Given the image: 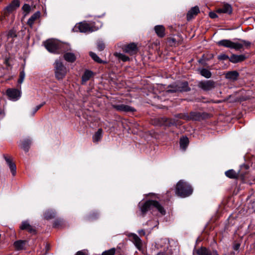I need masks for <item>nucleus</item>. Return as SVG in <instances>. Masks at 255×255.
<instances>
[{
  "label": "nucleus",
  "instance_id": "nucleus-36",
  "mask_svg": "<svg viewBox=\"0 0 255 255\" xmlns=\"http://www.w3.org/2000/svg\"><path fill=\"white\" fill-rule=\"evenodd\" d=\"M97 45L98 48L100 51L103 50L105 48V44L102 41L98 42Z\"/></svg>",
  "mask_w": 255,
  "mask_h": 255
},
{
  "label": "nucleus",
  "instance_id": "nucleus-34",
  "mask_svg": "<svg viewBox=\"0 0 255 255\" xmlns=\"http://www.w3.org/2000/svg\"><path fill=\"white\" fill-rule=\"evenodd\" d=\"M7 36L8 38L16 37V34L15 30L12 29L9 30L7 34Z\"/></svg>",
  "mask_w": 255,
  "mask_h": 255
},
{
  "label": "nucleus",
  "instance_id": "nucleus-24",
  "mask_svg": "<svg viewBox=\"0 0 255 255\" xmlns=\"http://www.w3.org/2000/svg\"><path fill=\"white\" fill-rule=\"evenodd\" d=\"M114 55L117 58H118L119 59H121V60H122L124 62H126V61H128L129 60V58L128 56H126V55H125L124 54L121 53L116 52L114 53Z\"/></svg>",
  "mask_w": 255,
  "mask_h": 255
},
{
  "label": "nucleus",
  "instance_id": "nucleus-26",
  "mask_svg": "<svg viewBox=\"0 0 255 255\" xmlns=\"http://www.w3.org/2000/svg\"><path fill=\"white\" fill-rule=\"evenodd\" d=\"M198 255H211V253L205 248H201L196 251Z\"/></svg>",
  "mask_w": 255,
  "mask_h": 255
},
{
  "label": "nucleus",
  "instance_id": "nucleus-45",
  "mask_svg": "<svg viewBox=\"0 0 255 255\" xmlns=\"http://www.w3.org/2000/svg\"><path fill=\"white\" fill-rule=\"evenodd\" d=\"M211 255H218L216 251H213L212 253H211Z\"/></svg>",
  "mask_w": 255,
  "mask_h": 255
},
{
  "label": "nucleus",
  "instance_id": "nucleus-42",
  "mask_svg": "<svg viewBox=\"0 0 255 255\" xmlns=\"http://www.w3.org/2000/svg\"><path fill=\"white\" fill-rule=\"evenodd\" d=\"M227 58H228V57L226 55L220 56L219 57L220 59H227Z\"/></svg>",
  "mask_w": 255,
  "mask_h": 255
},
{
  "label": "nucleus",
  "instance_id": "nucleus-27",
  "mask_svg": "<svg viewBox=\"0 0 255 255\" xmlns=\"http://www.w3.org/2000/svg\"><path fill=\"white\" fill-rule=\"evenodd\" d=\"M226 175L231 178H235L237 176L236 172L233 169L229 170L225 172Z\"/></svg>",
  "mask_w": 255,
  "mask_h": 255
},
{
  "label": "nucleus",
  "instance_id": "nucleus-29",
  "mask_svg": "<svg viewBox=\"0 0 255 255\" xmlns=\"http://www.w3.org/2000/svg\"><path fill=\"white\" fill-rule=\"evenodd\" d=\"M31 141L29 139H26L21 142V147L25 150L27 151L28 146L30 144Z\"/></svg>",
  "mask_w": 255,
  "mask_h": 255
},
{
  "label": "nucleus",
  "instance_id": "nucleus-28",
  "mask_svg": "<svg viewBox=\"0 0 255 255\" xmlns=\"http://www.w3.org/2000/svg\"><path fill=\"white\" fill-rule=\"evenodd\" d=\"M200 74L205 78H209L211 76V73L206 69H202L200 70Z\"/></svg>",
  "mask_w": 255,
  "mask_h": 255
},
{
  "label": "nucleus",
  "instance_id": "nucleus-41",
  "mask_svg": "<svg viewBox=\"0 0 255 255\" xmlns=\"http://www.w3.org/2000/svg\"><path fill=\"white\" fill-rule=\"evenodd\" d=\"M42 106H43V105H40L37 106L35 108V112H36Z\"/></svg>",
  "mask_w": 255,
  "mask_h": 255
},
{
  "label": "nucleus",
  "instance_id": "nucleus-33",
  "mask_svg": "<svg viewBox=\"0 0 255 255\" xmlns=\"http://www.w3.org/2000/svg\"><path fill=\"white\" fill-rule=\"evenodd\" d=\"M115 253V249H112L107 251L104 252L102 254V255H114Z\"/></svg>",
  "mask_w": 255,
  "mask_h": 255
},
{
  "label": "nucleus",
  "instance_id": "nucleus-37",
  "mask_svg": "<svg viewBox=\"0 0 255 255\" xmlns=\"http://www.w3.org/2000/svg\"><path fill=\"white\" fill-rule=\"evenodd\" d=\"M29 224L26 222H23L21 226V229L22 230H26L27 228H29Z\"/></svg>",
  "mask_w": 255,
  "mask_h": 255
},
{
  "label": "nucleus",
  "instance_id": "nucleus-4",
  "mask_svg": "<svg viewBox=\"0 0 255 255\" xmlns=\"http://www.w3.org/2000/svg\"><path fill=\"white\" fill-rule=\"evenodd\" d=\"M46 49L51 53H59V50L61 49L63 44L59 41L54 39H50L46 40L44 43Z\"/></svg>",
  "mask_w": 255,
  "mask_h": 255
},
{
  "label": "nucleus",
  "instance_id": "nucleus-44",
  "mask_svg": "<svg viewBox=\"0 0 255 255\" xmlns=\"http://www.w3.org/2000/svg\"><path fill=\"white\" fill-rule=\"evenodd\" d=\"M239 247H240L239 244H236V245L234 246V248L235 250H237L239 249Z\"/></svg>",
  "mask_w": 255,
  "mask_h": 255
},
{
  "label": "nucleus",
  "instance_id": "nucleus-39",
  "mask_svg": "<svg viewBox=\"0 0 255 255\" xmlns=\"http://www.w3.org/2000/svg\"><path fill=\"white\" fill-rule=\"evenodd\" d=\"M26 230L28 231V232H29L30 233H32V232H34V229L32 228V227L30 225H29V228H27Z\"/></svg>",
  "mask_w": 255,
  "mask_h": 255
},
{
  "label": "nucleus",
  "instance_id": "nucleus-13",
  "mask_svg": "<svg viewBox=\"0 0 255 255\" xmlns=\"http://www.w3.org/2000/svg\"><path fill=\"white\" fill-rule=\"evenodd\" d=\"M40 16V13L39 11H37L34 13L28 20L27 24L30 27H32L35 21L39 18Z\"/></svg>",
  "mask_w": 255,
  "mask_h": 255
},
{
  "label": "nucleus",
  "instance_id": "nucleus-40",
  "mask_svg": "<svg viewBox=\"0 0 255 255\" xmlns=\"http://www.w3.org/2000/svg\"><path fill=\"white\" fill-rule=\"evenodd\" d=\"M76 255H87V254L83 251H79L77 253Z\"/></svg>",
  "mask_w": 255,
  "mask_h": 255
},
{
  "label": "nucleus",
  "instance_id": "nucleus-43",
  "mask_svg": "<svg viewBox=\"0 0 255 255\" xmlns=\"http://www.w3.org/2000/svg\"><path fill=\"white\" fill-rule=\"evenodd\" d=\"M138 233L140 235H145V232L142 230L139 231Z\"/></svg>",
  "mask_w": 255,
  "mask_h": 255
},
{
  "label": "nucleus",
  "instance_id": "nucleus-1",
  "mask_svg": "<svg viewBox=\"0 0 255 255\" xmlns=\"http://www.w3.org/2000/svg\"><path fill=\"white\" fill-rule=\"evenodd\" d=\"M219 46L234 49L236 50H239L244 47L248 48L251 46V43L249 41L242 39H239L238 41H232L228 39H224L217 42Z\"/></svg>",
  "mask_w": 255,
  "mask_h": 255
},
{
  "label": "nucleus",
  "instance_id": "nucleus-19",
  "mask_svg": "<svg viewBox=\"0 0 255 255\" xmlns=\"http://www.w3.org/2000/svg\"><path fill=\"white\" fill-rule=\"evenodd\" d=\"M64 59L69 62H73L76 60V57L73 53L67 52L64 55Z\"/></svg>",
  "mask_w": 255,
  "mask_h": 255
},
{
  "label": "nucleus",
  "instance_id": "nucleus-21",
  "mask_svg": "<svg viewBox=\"0 0 255 255\" xmlns=\"http://www.w3.org/2000/svg\"><path fill=\"white\" fill-rule=\"evenodd\" d=\"M189 143L188 138L186 137L181 138L180 140V146L181 148L185 150Z\"/></svg>",
  "mask_w": 255,
  "mask_h": 255
},
{
  "label": "nucleus",
  "instance_id": "nucleus-18",
  "mask_svg": "<svg viewBox=\"0 0 255 255\" xmlns=\"http://www.w3.org/2000/svg\"><path fill=\"white\" fill-rule=\"evenodd\" d=\"M245 56L243 55H233L230 57V61L233 63H238L244 61Z\"/></svg>",
  "mask_w": 255,
  "mask_h": 255
},
{
  "label": "nucleus",
  "instance_id": "nucleus-2",
  "mask_svg": "<svg viewBox=\"0 0 255 255\" xmlns=\"http://www.w3.org/2000/svg\"><path fill=\"white\" fill-rule=\"evenodd\" d=\"M142 216H144L147 211L153 210L154 208L157 209L161 214L164 215L165 211L161 205L156 201L149 200L145 202L143 205L139 204Z\"/></svg>",
  "mask_w": 255,
  "mask_h": 255
},
{
  "label": "nucleus",
  "instance_id": "nucleus-16",
  "mask_svg": "<svg viewBox=\"0 0 255 255\" xmlns=\"http://www.w3.org/2000/svg\"><path fill=\"white\" fill-rule=\"evenodd\" d=\"M199 11V8L195 6L192 8L187 13V18L188 20L191 19L194 16L196 15Z\"/></svg>",
  "mask_w": 255,
  "mask_h": 255
},
{
  "label": "nucleus",
  "instance_id": "nucleus-31",
  "mask_svg": "<svg viewBox=\"0 0 255 255\" xmlns=\"http://www.w3.org/2000/svg\"><path fill=\"white\" fill-rule=\"evenodd\" d=\"M24 78H25V73H24V70H22L20 73L19 78L18 80V82L19 84H21L23 82Z\"/></svg>",
  "mask_w": 255,
  "mask_h": 255
},
{
  "label": "nucleus",
  "instance_id": "nucleus-14",
  "mask_svg": "<svg viewBox=\"0 0 255 255\" xmlns=\"http://www.w3.org/2000/svg\"><path fill=\"white\" fill-rule=\"evenodd\" d=\"M131 238L136 247L139 250H140L141 249L142 243L140 238L135 234L132 235Z\"/></svg>",
  "mask_w": 255,
  "mask_h": 255
},
{
  "label": "nucleus",
  "instance_id": "nucleus-15",
  "mask_svg": "<svg viewBox=\"0 0 255 255\" xmlns=\"http://www.w3.org/2000/svg\"><path fill=\"white\" fill-rule=\"evenodd\" d=\"M154 30L158 36L160 37L164 36L165 29L163 25H159L155 26L154 27Z\"/></svg>",
  "mask_w": 255,
  "mask_h": 255
},
{
  "label": "nucleus",
  "instance_id": "nucleus-23",
  "mask_svg": "<svg viewBox=\"0 0 255 255\" xmlns=\"http://www.w3.org/2000/svg\"><path fill=\"white\" fill-rule=\"evenodd\" d=\"M25 242L24 241L19 240L15 242L14 243V246L16 250H22L24 248Z\"/></svg>",
  "mask_w": 255,
  "mask_h": 255
},
{
  "label": "nucleus",
  "instance_id": "nucleus-32",
  "mask_svg": "<svg viewBox=\"0 0 255 255\" xmlns=\"http://www.w3.org/2000/svg\"><path fill=\"white\" fill-rule=\"evenodd\" d=\"M91 57L95 61L98 62H101V60L100 58L94 53L91 52L90 53Z\"/></svg>",
  "mask_w": 255,
  "mask_h": 255
},
{
  "label": "nucleus",
  "instance_id": "nucleus-46",
  "mask_svg": "<svg viewBox=\"0 0 255 255\" xmlns=\"http://www.w3.org/2000/svg\"><path fill=\"white\" fill-rule=\"evenodd\" d=\"M157 255H164V254L162 253H160L158 254Z\"/></svg>",
  "mask_w": 255,
  "mask_h": 255
},
{
  "label": "nucleus",
  "instance_id": "nucleus-38",
  "mask_svg": "<svg viewBox=\"0 0 255 255\" xmlns=\"http://www.w3.org/2000/svg\"><path fill=\"white\" fill-rule=\"evenodd\" d=\"M209 16L212 18H215L217 17V15L214 12H211L209 13Z\"/></svg>",
  "mask_w": 255,
  "mask_h": 255
},
{
  "label": "nucleus",
  "instance_id": "nucleus-35",
  "mask_svg": "<svg viewBox=\"0 0 255 255\" xmlns=\"http://www.w3.org/2000/svg\"><path fill=\"white\" fill-rule=\"evenodd\" d=\"M23 10L26 13V14L28 13L31 9V7L29 5L27 4H25L22 6Z\"/></svg>",
  "mask_w": 255,
  "mask_h": 255
},
{
  "label": "nucleus",
  "instance_id": "nucleus-12",
  "mask_svg": "<svg viewBox=\"0 0 255 255\" xmlns=\"http://www.w3.org/2000/svg\"><path fill=\"white\" fill-rule=\"evenodd\" d=\"M115 108L118 111L125 112H132L134 109L130 106L125 105L124 104H121L115 106Z\"/></svg>",
  "mask_w": 255,
  "mask_h": 255
},
{
  "label": "nucleus",
  "instance_id": "nucleus-8",
  "mask_svg": "<svg viewBox=\"0 0 255 255\" xmlns=\"http://www.w3.org/2000/svg\"><path fill=\"white\" fill-rule=\"evenodd\" d=\"M122 49L124 52L130 55H133L136 53L137 51V46L134 43L124 45L122 46Z\"/></svg>",
  "mask_w": 255,
  "mask_h": 255
},
{
  "label": "nucleus",
  "instance_id": "nucleus-10",
  "mask_svg": "<svg viewBox=\"0 0 255 255\" xmlns=\"http://www.w3.org/2000/svg\"><path fill=\"white\" fill-rule=\"evenodd\" d=\"M19 6V1L18 0H13L12 2L8 5L3 10V14L7 15V13L11 12Z\"/></svg>",
  "mask_w": 255,
  "mask_h": 255
},
{
  "label": "nucleus",
  "instance_id": "nucleus-3",
  "mask_svg": "<svg viewBox=\"0 0 255 255\" xmlns=\"http://www.w3.org/2000/svg\"><path fill=\"white\" fill-rule=\"evenodd\" d=\"M192 188L186 182L180 180L176 185L175 193L181 197H186L190 195L192 193Z\"/></svg>",
  "mask_w": 255,
  "mask_h": 255
},
{
  "label": "nucleus",
  "instance_id": "nucleus-25",
  "mask_svg": "<svg viewBox=\"0 0 255 255\" xmlns=\"http://www.w3.org/2000/svg\"><path fill=\"white\" fill-rule=\"evenodd\" d=\"M92 75V73L90 71H86L82 76V83H86L90 79Z\"/></svg>",
  "mask_w": 255,
  "mask_h": 255
},
{
  "label": "nucleus",
  "instance_id": "nucleus-5",
  "mask_svg": "<svg viewBox=\"0 0 255 255\" xmlns=\"http://www.w3.org/2000/svg\"><path fill=\"white\" fill-rule=\"evenodd\" d=\"M54 68L56 78L58 80L62 79L67 72L66 67L61 61L56 60L55 62Z\"/></svg>",
  "mask_w": 255,
  "mask_h": 255
},
{
  "label": "nucleus",
  "instance_id": "nucleus-11",
  "mask_svg": "<svg viewBox=\"0 0 255 255\" xmlns=\"http://www.w3.org/2000/svg\"><path fill=\"white\" fill-rule=\"evenodd\" d=\"M239 73L236 71H229L225 74V77L230 82L237 81L239 78Z\"/></svg>",
  "mask_w": 255,
  "mask_h": 255
},
{
  "label": "nucleus",
  "instance_id": "nucleus-7",
  "mask_svg": "<svg viewBox=\"0 0 255 255\" xmlns=\"http://www.w3.org/2000/svg\"><path fill=\"white\" fill-rule=\"evenodd\" d=\"M6 94L10 100L16 101L20 99L21 93L19 90L9 88L6 90Z\"/></svg>",
  "mask_w": 255,
  "mask_h": 255
},
{
  "label": "nucleus",
  "instance_id": "nucleus-48",
  "mask_svg": "<svg viewBox=\"0 0 255 255\" xmlns=\"http://www.w3.org/2000/svg\"><path fill=\"white\" fill-rule=\"evenodd\" d=\"M1 0H0V1H1Z\"/></svg>",
  "mask_w": 255,
  "mask_h": 255
},
{
  "label": "nucleus",
  "instance_id": "nucleus-17",
  "mask_svg": "<svg viewBox=\"0 0 255 255\" xmlns=\"http://www.w3.org/2000/svg\"><path fill=\"white\" fill-rule=\"evenodd\" d=\"M232 11V8L230 5L225 4L223 8H218L217 12L218 13H225L230 14Z\"/></svg>",
  "mask_w": 255,
  "mask_h": 255
},
{
  "label": "nucleus",
  "instance_id": "nucleus-22",
  "mask_svg": "<svg viewBox=\"0 0 255 255\" xmlns=\"http://www.w3.org/2000/svg\"><path fill=\"white\" fill-rule=\"evenodd\" d=\"M102 136V130L99 129L95 133L93 137V140L94 142H97L100 141Z\"/></svg>",
  "mask_w": 255,
  "mask_h": 255
},
{
  "label": "nucleus",
  "instance_id": "nucleus-6",
  "mask_svg": "<svg viewBox=\"0 0 255 255\" xmlns=\"http://www.w3.org/2000/svg\"><path fill=\"white\" fill-rule=\"evenodd\" d=\"M96 30L97 29L93 28L89 24L85 22L77 24L73 28L74 31H79L81 32H92Z\"/></svg>",
  "mask_w": 255,
  "mask_h": 255
},
{
  "label": "nucleus",
  "instance_id": "nucleus-30",
  "mask_svg": "<svg viewBox=\"0 0 255 255\" xmlns=\"http://www.w3.org/2000/svg\"><path fill=\"white\" fill-rule=\"evenodd\" d=\"M187 90V83L184 82L181 84V86H178L176 89V91H183Z\"/></svg>",
  "mask_w": 255,
  "mask_h": 255
},
{
  "label": "nucleus",
  "instance_id": "nucleus-9",
  "mask_svg": "<svg viewBox=\"0 0 255 255\" xmlns=\"http://www.w3.org/2000/svg\"><path fill=\"white\" fill-rule=\"evenodd\" d=\"M198 85L200 88L205 91L212 90L215 87V82L211 80L200 82Z\"/></svg>",
  "mask_w": 255,
  "mask_h": 255
},
{
  "label": "nucleus",
  "instance_id": "nucleus-20",
  "mask_svg": "<svg viewBox=\"0 0 255 255\" xmlns=\"http://www.w3.org/2000/svg\"><path fill=\"white\" fill-rule=\"evenodd\" d=\"M5 161L11 170L12 175L14 176L16 174V166H15V165L12 162V161H11V160L9 158H7V157H5Z\"/></svg>",
  "mask_w": 255,
  "mask_h": 255
},
{
  "label": "nucleus",
  "instance_id": "nucleus-47",
  "mask_svg": "<svg viewBox=\"0 0 255 255\" xmlns=\"http://www.w3.org/2000/svg\"><path fill=\"white\" fill-rule=\"evenodd\" d=\"M35 113V110H33V114H34Z\"/></svg>",
  "mask_w": 255,
  "mask_h": 255
}]
</instances>
